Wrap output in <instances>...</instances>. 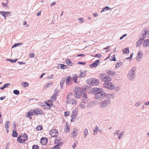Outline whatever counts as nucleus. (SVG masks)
Returning a JSON list of instances; mask_svg holds the SVG:
<instances>
[{"label":"nucleus","instance_id":"nucleus-1","mask_svg":"<svg viewBox=\"0 0 149 149\" xmlns=\"http://www.w3.org/2000/svg\"><path fill=\"white\" fill-rule=\"evenodd\" d=\"M136 68L135 66L132 67L129 71L127 75V78L130 81H133L136 78Z\"/></svg>","mask_w":149,"mask_h":149},{"label":"nucleus","instance_id":"nucleus-2","mask_svg":"<svg viewBox=\"0 0 149 149\" xmlns=\"http://www.w3.org/2000/svg\"><path fill=\"white\" fill-rule=\"evenodd\" d=\"M99 77L101 81L105 82H110L112 80L111 78L105 73L100 74Z\"/></svg>","mask_w":149,"mask_h":149},{"label":"nucleus","instance_id":"nucleus-3","mask_svg":"<svg viewBox=\"0 0 149 149\" xmlns=\"http://www.w3.org/2000/svg\"><path fill=\"white\" fill-rule=\"evenodd\" d=\"M111 103L110 99L107 98L104 100L101 101L100 103V106L102 109H104Z\"/></svg>","mask_w":149,"mask_h":149},{"label":"nucleus","instance_id":"nucleus-4","mask_svg":"<svg viewBox=\"0 0 149 149\" xmlns=\"http://www.w3.org/2000/svg\"><path fill=\"white\" fill-rule=\"evenodd\" d=\"M106 93L103 92H99L96 93L95 97V99L98 100H100L104 99L106 97Z\"/></svg>","mask_w":149,"mask_h":149},{"label":"nucleus","instance_id":"nucleus-5","mask_svg":"<svg viewBox=\"0 0 149 149\" xmlns=\"http://www.w3.org/2000/svg\"><path fill=\"white\" fill-rule=\"evenodd\" d=\"M73 93L75 97L77 99L79 98L81 95V91L79 87H76L74 88Z\"/></svg>","mask_w":149,"mask_h":149},{"label":"nucleus","instance_id":"nucleus-6","mask_svg":"<svg viewBox=\"0 0 149 149\" xmlns=\"http://www.w3.org/2000/svg\"><path fill=\"white\" fill-rule=\"evenodd\" d=\"M87 83L91 85L96 86L99 83L98 80L93 78H89L86 80Z\"/></svg>","mask_w":149,"mask_h":149},{"label":"nucleus","instance_id":"nucleus-7","mask_svg":"<svg viewBox=\"0 0 149 149\" xmlns=\"http://www.w3.org/2000/svg\"><path fill=\"white\" fill-rule=\"evenodd\" d=\"M103 86L105 88L110 90H114L115 88V86L112 83L109 82L104 83Z\"/></svg>","mask_w":149,"mask_h":149},{"label":"nucleus","instance_id":"nucleus-8","mask_svg":"<svg viewBox=\"0 0 149 149\" xmlns=\"http://www.w3.org/2000/svg\"><path fill=\"white\" fill-rule=\"evenodd\" d=\"M28 139V136L26 134H21L20 137H18L17 139V141L20 143H23L24 141H26Z\"/></svg>","mask_w":149,"mask_h":149},{"label":"nucleus","instance_id":"nucleus-9","mask_svg":"<svg viewBox=\"0 0 149 149\" xmlns=\"http://www.w3.org/2000/svg\"><path fill=\"white\" fill-rule=\"evenodd\" d=\"M49 134L52 137H56L58 134V131L55 129H52L49 131Z\"/></svg>","mask_w":149,"mask_h":149},{"label":"nucleus","instance_id":"nucleus-10","mask_svg":"<svg viewBox=\"0 0 149 149\" xmlns=\"http://www.w3.org/2000/svg\"><path fill=\"white\" fill-rule=\"evenodd\" d=\"M143 52L140 50L138 51L137 53V55L136 57V60L138 61H139L141 60V59L143 57Z\"/></svg>","mask_w":149,"mask_h":149},{"label":"nucleus","instance_id":"nucleus-11","mask_svg":"<svg viewBox=\"0 0 149 149\" xmlns=\"http://www.w3.org/2000/svg\"><path fill=\"white\" fill-rule=\"evenodd\" d=\"M73 81L72 78L70 76H68L66 79L65 84L69 86L70 85Z\"/></svg>","mask_w":149,"mask_h":149},{"label":"nucleus","instance_id":"nucleus-12","mask_svg":"<svg viewBox=\"0 0 149 149\" xmlns=\"http://www.w3.org/2000/svg\"><path fill=\"white\" fill-rule=\"evenodd\" d=\"M66 103L67 104H71L74 105H75L77 104V102L76 100L72 98L68 100H66Z\"/></svg>","mask_w":149,"mask_h":149},{"label":"nucleus","instance_id":"nucleus-13","mask_svg":"<svg viewBox=\"0 0 149 149\" xmlns=\"http://www.w3.org/2000/svg\"><path fill=\"white\" fill-rule=\"evenodd\" d=\"M35 112L34 110L31 109L28 112V113L26 116L29 118L30 119L32 118L31 116H33L35 114Z\"/></svg>","mask_w":149,"mask_h":149},{"label":"nucleus","instance_id":"nucleus-14","mask_svg":"<svg viewBox=\"0 0 149 149\" xmlns=\"http://www.w3.org/2000/svg\"><path fill=\"white\" fill-rule=\"evenodd\" d=\"M79 133L78 130L76 128H74L73 131L72 133V135L73 137H76Z\"/></svg>","mask_w":149,"mask_h":149},{"label":"nucleus","instance_id":"nucleus-15","mask_svg":"<svg viewBox=\"0 0 149 149\" xmlns=\"http://www.w3.org/2000/svg\"><path fill=\"white\" fill-rule=\"evenodd\" d=\"M99 63V60H96L93 63L89 65V67L93 68L94 67H96L98 65V63Z\"/></svg>","mask_w":149,"mask_h":149},{"label":"nucleus","instance_id":"nucleus-16","mask_svg":"<svg viewBox=\"0 0 149 149\" xmlns=\"http://www.w3.org/2000/svg\"><path fill=\"white\" fill-rule=\"evenodd\" d=\"M142 46L144 47H149V39L144 40L143 42Z\"/></svg>","mask_w":149,"mask_h":149},{"label":"nucleus","instance_id":"nucleus-17","mask_svg":"<svg viewBox=\"0 0 149 149\" xmlns=\"http://www.w3.org/2000/svg\"><path fill=\"white\" fill-rule=\"evenodd\" d=\"M68 66L63 64H58V65L57 68L59 69L61 68L62 69H67L68 68Z\"/></svg>","mask_w":149,"mask_h":149},{"label":"nucleus","instance_id":"nucleus-18","mask_svg":"<svg viewBox=\"0 0 149 149\" xmlns=\"http://www.w3.org/2000/svg\"><path fill=\"white\" fill-rule=\"evenodd\" d=\"M34 110L35 112V114L36 115L38 114H40L41 115H44V113L40 109H36Z\"/></svg>","mask_w":149,"mask_h":149},{"label":"nucleus","instance_id":"nucleus-19","mask_svg":"<svg viewBox=\"0 0 149 149\" xmlns=\"http://www.w3.org/2000/svg\"><path fill=\"white\" fill-rule=\"evenodd\" d=\"M77 113V112L76 111V110L75 111L74 110L72 111V114L71 116V117L72 118V119L71 120V121H72L73 119L76 118Z\"/></svg>","mask_w":149,"mask_h":149},{"label":"nucleus","instance_id":"nucleus-20","mask_svg":"<svg viewBox=\"0 0 149 149\" xmlns=\"http://www.w3.org/2000/svg\"><path fill=\"white\" fill-rule=\"evenodd\" d=\"M106 72L109 76H113L116 73L115 72L110 70H107Z\"/></svg>","mask_w":149,"mask_h":149},{"label":"nucleus","instance_id":"nucleus-21","mask_svg":"<svg viewBox=\"0 0 149 149\" xmlns=\"http://www.w3.org/2000/svg\"><path fill=\"white\" fill-rule=\"evenodd\" d=\"M97 102L96 101H93L88 103L87 105V107L88 108H90L92 107L95 106Z\"/></svg>","mask_w":149,"mask_h":149},{"label":"nucleus","instance_id":"nucleus-22","mask_svg":"<svg viewBox=\"0 0 149 149\" xmlns=\"http://www.w3.org/2000/svg\"><path fill=\"white\" fill-rule=\"evenodd\" d=\"M47 139L46 138H42L40 140V143L42 145H45L47 143Z\"/></svg>","mask_w":149,"mask_h":149},{"label":"nucleus","instance_id":"nucleus-23","mask_svg":"<svg viewBox=\"0 0 149 149\" xmlns=\"http://www.w3.org/2000/svg\"><path fill=\"white\" fill-rule=\"evenodd\" d=\"M143 42V39L142 38H141L137 41L136 44V46L137 47H140L141 45Z\"/></svg>","mask_w":149,"mask_h":149},{"label":"nucleus","instance_id":"nucleus-24","mask_svg":"<svg viewBox=\"0 0 149 149\" xmlns=\"http://www.w3.org/2000/svg\"><path fill=\"white\" fill-rule=\"evenodd\" d=\"M87 72L86 71H85L84 72L82 71H80V74L79 75V77L80 78L84 77L86 75V73Z\"/></svg>","mask_w":149,"mask_h":149},{"label":"nucleus","instance_id":"nucleus-25","mask_svg":"<svg viewBox=\"0 0 149 149\" xmlns=\"http://www.w3.org/2000/svg\"><path fill=\"white\" fill-rule=\"evenodd\" d=\"M99 130L98 127L97 126H96L94 128L93 130V135H95L97 134Z\"/></svg>","mask_w":149,"mask_h":149},{"label":"nucleus","instance_id":"nucleus-26","mask_svg":"<svg viewBox=\"0 0 149 149\" xmlns=\"http://www.w3.org/2000/svg\"><path fill=\"white\" fill-rule=\"evenodd\" d=\"M65 62L66 64L70 66H72V63L71 61L69 58H66L65 60Z\"/></svg>","mask_w":149,"mask_h":149},{"label":"nucleus","instance_id":"nucleus-27","mask_svg":"<svg viewBox=\"0 0 149 149\" xmlns=\"http://www.w3.org/2000/svg\"><path fill=\"white\" fill-rule=\"evenodd\" d=\"M73 96V94L72 93H70L68 95L67 97L66 100H68L72 98Z\"/></svg>","mask_w":149,"mask_h":149},{"label":"nucleus","instance_id":"nucleus-28","mask_svg":"<svg viewBox=\"0 0 149 149\" xmlns=\"http://www.w3.org/2000/svg\"><path fill=\"white\" fill-rule=\"evenodd\" d=\"M65 78H63L60 82L61 88L63 89V84L65 81Z\"/></svg>","mask_w":149,"mask_h":149},{"label":"nucleus","instance_id":"nucleus-29","mask_svg":"<svg viewBox=\"0 0 149 149\" xmlns=\"http://www.w3.org/2000/svg\"><path fill=\"white\" fill-rule=\"evenodd\" d=\"M123 52L124 54H128L130 52L129 48H125L123 50Z\"/></svg>","mask_w":149,"mask_h":149},{"label":"nucleus","instance_id":"nucleus-30","mask_svg":"<svg viewBox=\"0 0 149 149\" xmlns=\"http://www.w3.org/2000/svg\"><path fill=\"white\" fill-rule=\"evenodd\" d=\"M97 88H92L90 89L89 91V93H91L92 94L96 92L97 91Z\"/></svg>","mask_w":149,"mask_h":149},{"label":"nucleus","instance_id":"nucleus-31","mask_svg":"<svg viewBox=\"0 0 149 149\" xmlns=\"http://www.w3.org/2000/svg\"><path fill=\"white\" fill-rule=\"evenodd\" d=\"M107 96L108 97L107 98H109V99L110 98L113 99L114 97L115 94L114 93H112L111 94H107Z\"/></svg>","mask_w":149,"mask_h":149},{"label":"nucleus","instance_id":"nucleus-32","mask_svg":"<svg viewBox=\"0 0 149 149\" xmlns=\"http://www.w3.org/2000/svg\"><path fill=\"white\" fill-rule=\"evenodd\" d=\"M122 65V63L121 62H119V63H117L116 64V65L115 66V68L116 69H117L120 67L121 65Z\"/></svg>","mask_w":149,"mask_h":149},{"label":"nucleus","instance_id":"nucleus-33","mask_svg":"<svg viewBox=\"0 0 149 149\" xmlns=\"http://www.w3.org/2000/svg\"><path fill=\"white\" fill-rule=\"evenodd\" d=\"M88 130L86 128L84 129V138H85L86 137V136L88 135Z\"/></svg>","mask_w":149,"mask_h":149},{"label":"nucleus","instance_id":"nucleus-34","mask_svg":"<svg viewBox=\"0 0 149 149\" xmlns=\"http://www.w3.org/2000/svg\"><path fill=\"white\" fill-rule=\"evenodd\" d=\"M53 84V82H51L50 83H48L47 84H45L44 86V87L46 88H49Z\"/></svg>","mask_w":149,"mask_h":149},{"label":"nucleus","instance_id":"nucleus-35","mask_svg":"<svg viewBox=\"0 0 149 149\" xmlns=\"http://www.w3.org/2000/svg\"><path fill=\"white\" fill-rule=\"evenodd\" d=\"M56 94L55 93L53 94L51 98L52 102H54L56 100Z\"/></svg>","mask_w":149,"mask_h":149},{"label":"nucleus","instance_id":"nucleus-36","mask_svg":"<svg viewBox=\"0 0 149 149\" xmlns=\"http://www.w3.org/2000/svg\"><path fill=\"white\" fill-rule=\"evenodd\" d=\"M67 123H66V126L65 129V131L66 133H68L70 132L69 127L68 126Z\"/></svg>","mask_w":149,"mask_h":149},{"label":"nucleus","instance_id":"nucleus-37","mask_svg":"<svg viewBox=\"0 0 149 149\" xmlns=\"http://www.w3.org/2000/svg\"><path fill=\"white\" fill-rule=\"evenodd\" d=\"M12 135V136L14 137H16L17 136V134L15 129H13V133Z\"/></svg>","mask_w":149,"mask_h":149},{"label":"nucleus","instance_id":"nucleus-38","mask_svg":"<svg viewBox=\"0 0 149 149\" xmlns=\"http://www.w3.org/2000/svg\"><path fill=\"white\" fill-rule=\"evenodd\" d=\"M124 134V132H122L119 134V135L118 136V139H121V138L123 135Z\"/></svg>","mask_w":149,"mask_h":149},{"label":"nucleus","instance_id":"nucleus-39","mask_svg":"<svg viewBox=\"0 0 149 149\" xmlns=\"http://www.w3.org/2000/svg\"><path fill=\"white\" fill-rule=\"evenodd\" d=\"M10 123V122L9 121H6L5 123V127L6 128H9V124Z\"/></svg>","mask_w":149,"mask_h":149},{"label":"nucleus","instance_id":"nucleus-40","mask_svg":"<svg viewBox=\"0 0 149 149\" xmlns=\"http://www.w3.org/2000/svg\"><path fill=\"white\" fill-rule=\"evenodd\" d=\"M42 129V127L41 125H39L36 128V130L37 131H41Z\"/></svg>","mask_w":149,"mask_h":149},{"label":"nucleus","instance_id":"nucleus-41","mask_svg":"<svg viewBox=\"0 0 149 149\" xmlns=\"http://www.w3.org/2000/svg\"><path fill=\"white\" fill-rule=\"evenodd\" d=\"M0 15H1L3 16L4 19H6V16L5 13V11H0Z\"/></svg>","mask_w":149,"mask_h":149},{"label":"nucleus","instance_id":"nucleus-42","mask_svg":"<svg viewBox=\"0 0 149 149\" xmlns=\"http://www.w3.org/2000/svg\"><path fill=\"white\" fill-rule=\"evenodd\" d=\"M17 59H15L14 60H13V59H8L6 60L7 61H9L12 63H15L17 61Z\"/></svg>","mask_w":149,"mask_h":149},{"label":"nucleus","instance_id":"nucleus-43","mask_svg":"<svg viewBox=\"0 0 149 149\" xmlns=\"http://www.w3.org/2000/svg\"><path fill=\"white\" fill-rule=\"evenodd\" d=\"M1 4H2V6L4 8H8L9 7V6L8 5V4H7V3H1Z\"/></svg>","mask_w":149,"mask_h":149},{"label":"nucleus","instance_id":"nucleus-44","mask_svg":"<svg viewBox=\"0 0 149 149\" xmlns=\"http://www.w3.org/2000/svg\"><path fill=\"white\" fill-rule=\"evenodd\" d=\"M73 78L74 80V81L75 83L77 82V79L78 77L77 76L76 74H75L73 76Z\"/></svg>","mask_w":149,"mask_h":149},{"label":"nucleus","instance_id":"nucleus-45","mask_svg":"<svg viewBox=\"0 0 149 149\" xmlns=\"http://www.w3.org/2000/svg\"><path fill=\"white\" fill-rule=\"evenodd\" d=\"M133 55V53L131 54L130 56L129 57L126 58V59L127 60H130L132 58V56Z\"/></svg>","mask_w":149,"mask_h":149},{"label":"nucleus","instance_id":"nucleus-46","mask_svg":"<svg viewBox=\"0 0 149 149\" xmlns=\"http://www.w3.org/2000/svg\"><path fill=\"white\" fill-rule=\"evenodd\" d=\"M79 107L81 109H84L86 108V106L82 103H81L79 104Z\"/></svg>","mask_w":149,"mask_h":149},{"label":"nucleus","instance_id":"nucleus-47","mask_svg":"<svg viewBox=\"0 0 149 149\" xmlns=\"http://www.w3.org/2000/svg\"><path fill=\"white\" fill-rule=\"evenodd\" d=\"M13 93L15 95H18L19 94V92L17 90H15L13 91Z\"/></svg>","mask_w":149,"mask_h":149},{"label":"nucleus","instance_id":"nucleus-48","mask_svg":"<svg viewBox=\"0 0 149 149\" xmlns=\"http://www.w3.org/2000/svg\"><path fill=\"white\" fill-rule=\"evenodd\" d=\"M77 141H74V143H73V144L72 145V147L73 148V149H74L76 146L77 144Z\"/></svg>","mask_w":149,"mask_h":149},{"label":"nucleus","instance_id":"nucleus-49","mask_svg":"<svg viewBox=\"0 0 149 149\" xmlns=\"http://www.w3.org/2000/svg\"><path fill=\"white\" fill-rule=\"evenodd\" d=\"M56 144H57V145H57L58 146L60 147V148L61 147V146H62L63 145V142H62L60 143H56Z\"/></svg>","mask_w":149,"mask_h":149},{"label":"nucleus","instance_id":"nucleus-50","mask_svg":"<svg viewBox=\"0 0 149 149\" xmlns=\"http://www.w3.org/2000/svg\"><path fill=\"white\" fill-rule=\"evenodd\" d=\"M32 149H39V146L37 145H34L33 146Z\"/></svg>","mask_w":149,"mask_h":149},{"label":"nucleus","instance_id":"nucleus-51","mask_svg":"<svg viewBox=\"0 0 149 149\" xmlns=\"http://www.w3.org/2000/svg\"><path fill=\"white\" fill-rule=\"evenodd\" d=\"M141 104V103L139 102H136L134 104V106L136 107L139 106Z\"/></svg>","mask_w":149,"mask_h":149},{"label":"nucleus","instance_id":"nucleus-52","mask_svg":"<svg viewBox=\"0 0 149 149\" xmlns=\"http://www.w3.org/2000/svg\"><path fill=\"white\" fill-rule=\"evenodd\" d=\"M22 86L25 87L26 86H28V84L27 82L23 83L22 84Z\"/></svg>","mask_w":149,"mask_h":149},{"label":"nucleus","instance_id":"nucleus-53","mask_svg":"<svg viewBox=\"0 0 149 149\" xmlns=\"http://www.w3.org/2000/svg\"><path fill=\"white\" fill-rule=\"evenodd\" d=\"M111 58H112V59H110L111 60V61H116V57H115V55H113V56H111Z\"/></svg>","mask_w":149,"mask_h":149},{"label":"nucleus","instance_id":"nucleus-54","mask_svg":"<svg viewBox=\"0 0 149 149\" xmlns=\"http://www.w3.org/2000/svg\"><path fill=\"white\" fill-rule=\"evenodd\" d=\"M95 57H97L98 58H100L101 57V55L100 54H97L93 56Z\"/></svg>","mask_w":149,"mask_h":149},{"label":"nucleus","instance_id":"nucleus-55","mask_svg":"<svg viewBox=\"0 0 149 149\" xmlns=\"http://www.w3.org/2000/svg\"><path fill=\"white\" fill-rule=\"evenodd\" d=\"M61 140V139L60 138H58L56 140H55L54 141V143L55 144L57 143L60 141Z\"/></svg>","mask_w":149,"mask_h":149},{"label":"nucleus","instance_id":"nucleus-56","mask_svg":"<svg viewBox=\"0 0 149 149\" xmlns=\"http://www.w3.org/2000/svg\"><path fill=\"white\" fill-rule=\"evenodd\" d=\"M87 102H88V101L86 99H83L82 101V103H84L86 104V103H87Z\"/></svg>","mask_w":149,"mask_h":149},{"label":"nucleus","instance_id":"nucleus-57","mask_svg":"<svg viewBox=\"0 0 149 149\" xmlns=\"http://www.w3.org/2000/svg\"><path fill=\"white\" fill-rule=\"evenodd\" d=\"M53 149H60V147H59L57 146V145H55L54 146L53 148H52Z\"/></svg>","mask_w":149,"mask_h":149},{"label":"nucleus","instance_id":"nucleus-58","mask_svg":"<svg viewBox=\"0 0 149 149\" xmlns=\"http://www.w3.org/2000/svg\"><path fill=\"white\" fill-rule=\"evenodd\" d=\"M10 85V84L9 83H7L4 85L5 88H8L9 86Z\"/></svg>","mask_w":149,"mask_h":149},{"label":"nucleus","instance_id":"nucleus-59","mask_svg":"<svg viewBox=\"0 0 149 149\" xmlns=\"http://www.w3.org/2000/svg\"><path fill=\"white\" fill-rule=\"evenodd\" d=\"M35 54L33 53H32L29 55V57L31 58H33Z\"/></svg>","mask_w":149,"mask_h":149},{"label":"nucleus","instance_id":"nucleus-60","mask_svg":"<svg viewBox=\"0 0 149 149\" xmlns=\"http://www.w3.org/2000/svg\"><path fill=\"white\" fill-rule=\"evenodd\" d=\"M78 20L79 22L82 23L84 22V20L82 18H78Z\"/></svg>","mask_w":149,"mask_h":149},{"label":"nucleus","instance_id":"nucleus-61","mask_svg":"<svg viewBox=\"0 0 149 149\" xmlns=\"http://www.w3.org/2000/svg\"><path fill=\"white\" fill-rule=\"evenodd\" d=\"M82 96L83 97H84V98H87V95L86 93H83V95H82Z\"/></svg>","mask_w":149,"mask_h":149},{"label":"nucleus","instance_id":"nucleus-62","mask_svg":"<svg viewBox=\"0 0 149 149\" xmlns=\"http://www.w3.org/2000/svg\"><path fill=\"white\" fill-rule=\"evenodd\" d=\"M70 114L69 111H66L65 112V116H68Z\"/></svg>","mask_w":149,"mask_h":149},{"label":"nucleus","instance_id":"nucleus-63","mask_svg":"<svg viewBox=\"0 0 149 149\" xmlns=\"http://www.w3.org/2000/svg\"><path fill=\"white\" fill-rule=\"evenodd\" d=\"M127 35L126 34H125L124 35H123L122 36H121L120 38V40L122 39H123V38L124 37H126V36H127Z\"/></svg>","mask_w":149,"mask_h":149},{"label":"nucleus","instance_id":"nucleus-64","mask_svg":"<svg viewBox=\"0 0 149 149\" xmlns=\"http://www.w3.org/2000/svg\"><path fill=\"white\" fill-rule=\"evenodd\" d=\"M106 9H107L106 7L102 9L101 10V12L102 13L106 10H106Z\"/></svg>","mask_w":149,"mask_h":149}]
</instances>
